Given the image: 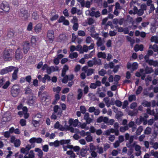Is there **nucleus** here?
Listing matches in <instances>:
<instances>
[{"label": "nucleus", "instance_id": "2", "mask_svg": "<svg viewBox=\"0 0 158 158\" xmlns=\"http://www.w3.org/2000/svg\"><path fill=\"white\" fill-rule=\"evenodd\" d=\"M152 109L150 108L151 106V103L149 102V114L153 115L154 116V119L157 120L158 119V109L156 105V102L154 101L152 102Z\"/></svg>", "mask_w": 158, "mask_h": 158}, {"label": "nucleus", "instance_id": "10", "mask_svg": "<svg viewBox=\"0 0 158 158\" xmlns=\"http://www.w3.org/2000/svg\"><path fill=\"white\" fill-rule=\"evenodd\" d=\"M43 141V140L41 138H36L35 137H33L31 138L29 140V142L32 144L35 143H41Z\"/></svg>", "mask_w": 158, "mask_h": 158}, {"label": "nucleus", "instance_id": "46", "mask_svg": "<svg viewBox=\"0 0 158 158\" xmlns=\"http://www.w3.org/2000/svg\"><path fill=\"white\" fill-rule=\"evenodd\" d=\"M152 48L154 51L155 52H157L158 54V46L156 44L153 45Z\"/></svg>", "mask_w": 158, "mask_h": 158}, {"label": "nucleus", "instance_id": "43", "mask_svg": "<svg viewBox=\"0 0 158 158\" xmlns=\"http://www.w3.org/2000/svg\"><path fill=\"white\" fill-rule=\"evenodd\" d=\"M20 143L21 142L19 139H16L13 143H14L15 146V147H17L20 146Z\"/></svg>", "mask_w": 158, "mask_h": 158}, {"label": "nucleus", "instance_id": "25", "mask_svg": "<svg viewBox=\"0 0 158 158\" xmlns=\"http://www.w3.org/2000/svg\"><path fill=\"white\" fill-rule=\"evenodd\" d=\"M42 25L40 23L37 24L35 27V30L36 32H39L42 30Z\"/></svg>", "mask_w": 158, "mask_h": 158}, {"label": "nucleus", "instance_id": "13", "mask_svg": "<svg viewBox=\"0 0 158 158\" xmlns=\"http://www.w3.org/2000/svg\"><path fill=\"white\" fill-rule=\"evenodd\" d=\"M140 73H142L143 75L141 77V79L142 80H144L145 77V74L148 73V68L147 66L146 67L145 70L143 69H141L140 70Z\"/></svg>", "mask_w": 158, "mask_h": 158}, {"label": "nucleus", "instance_id": "20", "mask_svg": "<svg viewBox=\"0 0 158 158\" xmlns=\"http://www.w3.org/2000/svg\"><path fill=\"white\" fill-rule=\"evenodd\" d=\"M135 149L137 152L135 155L137 156H140L141 153L140 147L138 145H136L135 146Z\"/></svg>", "mask_w": 158, "mask_h": 158}, {"label": "nucleus", "instance_id": "8", "mask_svg": "<svg viewBox=\"0 0 158 158\" xmlns=\"http://www.w3.org/2000/svg\"><path fill=\"white\" fill-rule=\"evenodd\" d=\"M1 7V9L4 11L8 12L10 10L9 6L8 3L6 2H3Z\"/></svg>", "mask_w": 158, "mask_h": 158}, {"label": "nucleus", "instance_id": "37", "mask_svg": "<svg viewBox=\"0 0 158 158\" xmlns=\"http://www.w3.org/2000/svg\"><path fill=\"white\" fill-rule=\"evenodd\" d=\"M150 143L151 145H152V147L154 149L156 150L158 149V142L153 143L152 142H150Z\"/></svg>", "mask_w": 158, "mask_h": 158}, {"label": "nucleus", "instance_id": "27", "mask_svg": "<svg viewBox=\"0 0 158 158\" xmlns=\"http://www.w3.org/2000/svg\"><path fill=\"white\" fill-rule=\"evenodd\" d=\"M77 92L78 94L77 95V100H79L81 98L83 95L82 90L81 89H78Z\"/></svg>", "mask_w": 158, "mask_h": 158}, {"label": "nucleus", "instance_id": "49", "mask_svg": "<svg viewBox=\"0 0 158 158\" xmlns=\"http://www.w3.org/2000/svg\"><path fill=\"white\" fill-rule=\"evenodd\" d=\"M10 84V82L9 81H7L6 82L4 85L2 86V88L4 89H6L8 87Z\"/></svg>", "mask_w": 158, "mask_h": 158}, {"label": "nucleus", "instance_id": "6", "mask_svg": "<svg viewBox=\"0 0 158 158\" xmlns=\"http://www.w3.org/2000/svg\"><path fill=\"white\" fill-rule=\"evenodd\" d=\"M47 37L48 39V41L49 43H51L54 39V32L52 30H50L48 31Z\"/></svg>", "mask_w": 158, "mask_h": 158}, {"label": "nucleus", "instance_id": "41", "mask_svg": "<svg viewBox=\"0 0 158 158\" xmlns=\"http://www.w3.org/2000/svg\"><path fill=\"white\" fill-rule=\"evenodd\" d=\"M70 139L61 140L60 141V143L61 145L68 144L70 143Z\"/></svg>", "mask_w": 158, "mask_h": 158}, {"label": "nucleus", "instance_id": "56", "mask_svg": "<svg viewBox=\"0 0 158 158\" xmlns=\"http://www.w3.org/2000/svg\"><path fill=\"white\" fill-rule=\"evenodd\" d=\"M6 81V80L5 77H3L0 79V87L2 86L4 83Z\"/></svg>", "mask_w": 158, "mask_h": 158}, {"label": "nucleus", "instance_id": "31", "mask_svg": "<svg viewBox=\"0 0 158 158\" xmlns=\"http://www.w3.org/2000/svg\"><path fill=\"white\" fill-rule=\"evenodd\" d=\"M14 31L12 30H10L8 31L7 35L8 37L12 38L14 37Z\"/></svg>", "mask_w": 158, "mask_h": 158}, {"label": "nucleus", "instance_id": "7", "mask_svg": "<svg viewBox=\"0 0 158 158\" xmlns=\"http://www.w3.org/2000/svg\"><path fill=\"white\" fill-rule=\"evenodd\" d=\"M91 116L93 118L94 115H92ZM84 119L85 120L87 124H90V123L93 122V118H91L89 117V114L88 112L85 113L84 116Z\"/></svg>", "mask_w": 158, "mask_h": 158}, {"label": "nucleus", "instance_id": "35", "mask_svg": "<svg viewBox=\"0 0 158 158\" xmlns=\"http://www.w3.org/2000/svg\"><path fill=\"white\" fill-rule=\"evenodd\" d=\"M94 70L92 69H88L86 73L87 76L91 75L94 72Z\"/></svg>", "mask_w": 158, "mask_h": 158}, {"label": "nucleus", "instance_id": "60", "mask_svg": "<svg viewBox=\"0 0 158 158\" xmlns=\"http://www.w3.org/2000/svg\"><path fill=\"white\" fill-rule=\"evenodd\" d=\"M7 73V71L6 68L2 69L0 72V74L2 75Z\"/></svg>", "mask_w": 158, "mask_h": 158}, {"label": "nucleus", "instance_id": "22", "mask_svg": "<svg viewBox=\"0 0 158 158\" xmlns=\"http://www.w3.org/2000/svg\"><path fill=\"white\" fill-rule=\"evenodd\" d=\"M35 152H37L38 153L37 155L40 158H42L43 156V153L41 149L38 148H35Z\"/></svg>", "mask_w": 158, "mask_h": 158}, {"label": "nucleus", "instance_id": "16", "mask_svg": "<svg viewBox=\"0 0 158 158\" xmlns=\"http://www.w3.org/2000/svg\"><path fill=\"white\" fill-rule=\"evenodd\" d=\"M29 43L27 42L24 43L23 45V50L25 54L27 53L29 49L30 48Z\"/></svg>", "mask_w": 158, "mask_h": 158}, {"label": "nucleus", "instance_id": "62", "mask_svg": "<svg viewBox=\"0 0 158 158\" xmlns=\"http://www.w3.org/2000/svg\"><path fill=\"white\" fill-rule=\"evenodd\" d=\"M120 143L118 140L115 142V143H113V145L114 148H117L119 146V144Z\"/></svg>", "mask_w": 158, "mask_h": 158}, {"label": "nucleus", "instance_id": "11", "mask_svg": "<svg viewBox=\"0 0 158 158\" xmlns=\"http://www.w3.org/2000/svg\"><path fill=\"white\" fill-rule=\"evenodd\" d=\"M53 111L54 113H57V115L60 116L62 112V110L58 105H55L53 107Z\"/></svg>", "mask_w": 158, "mask_h": 158}, {"label": "nucleus", "instance_id": "12", "mask_svg": "<svg viewBox=\"0 0 158 158\" xmlns=\"http://www.w3.org/2000/svg\"><path fill=\"white\" fill-rule=\"evenodd\" d=\"M10 115L9 112H6L3 116L2 121L3 122L8 121L10 119Z\"/></svg>", "mask_w": 158, "mask_h": 158}, {"label": "nucleus", "instance_id": "50", "mask_svg": "<svg viewBox=\"0 0 158 158\" xmlns=\"http://www.w3.org/2000/svg\"><path fill=\"white\" fill-rule=\"evenodd\" d=\"M138 67V64L136 62H134L132 64V69L133 71L137 69Z\"/></svg>", "mask_w": 158, "mask_h": 158}, {"label": "nucleus", "instance_id": "58", "mask_svg": "<svg viewBox=\"0 0 158 158\" xmlns=\"http://www.w3.org/2000/svg\"><path fill=\"white\" fill-rule=\"evenodd\" d=\"M143 88L141 86H139L136 91V94L138 95L140 94L142 91Z\"/></svg>", "mask_w": 158, "mask_h": 158}, {"label": "nucleus", "instance_id": "33", "mask_svg": "<svg viewBox=\"0 0 158 158\" xmlns=\"http://www.w3.org/2000/svg\"><path fill=\"white\" fill-rule=\"evenodd\" d=\"M78 56V54L77 52H71V53L69 55V57L71 59H73L74 58H76Z\"/></svg>", "mask_w": 158, "mask_h": 158}, {"label": "nucleus", "instance_id": "40", "mask_svg": "<svg viewBox=\"0 0 158 158\" xmlns=\"http://www.w3.org/2000/svg\"><path fill=\"white\" fill-rule=\"evenodd\" d=\"M128 126L126 125L124 127H121L120 128L119 130L121 132H124L126 130H128Z\"/></svg>", "mask_w": 158, "mask_h": 158}, {"label": "nucleus", "instance_id": "29", "mask_svg": "<svg viewBox=\"0 0 158 158\" xmlns=\"http://www.w3.org/2000/svg\"><path fill=\"white\" fill-rule=\"evenodd\" d=\"M97 56L99 58H102L104 59L106 58V54L105 52H100L98 53Z\"/></svg>", "mask_w": 158, "mask_h": 158}, {"label": "nucleus", "instance_id": "17", "mask_svg": "<svg viewBox=\"0 0 158 158\" xmlns=\"http://www.w3.org/2000/svg\"><path fill=\"white\" fill-rule=\"evenodd\" d=\"M107 117H103V116H101L97 118L96 122L98 123H101L103 122L105 123L107 122Z\"/></svg>", "mask_w": 158, "mask_h": 158}, {"label": "nucleus", "instance_id": "57", "mask_svg": "<svg viewBox=\"0 0 158 158\" xmlns=\"http://www.w3.org/2000/svg\"><path fill=\"white\" fill-rule=\"evenodd\" d=\"M127 21L128 22L130 23H132L133 24V18L130 15L127 16Z\"/></svg>", "mask_w": 158, "mask_h": 158}, {"label": "nucleus", "instance_id": "15", "mask_svg": "<svg viewBox=\"0 0 158 158\" xmlns=\"http://www.w3.org/2000/svg\"><path fill=\"white\" fill-rule=\"evenodd\" d=\"M31 148L29 145L27 146L25 148H22L21 149V152L22 153L26 155L28 154L29 153V150L31 149Z\"/></svg>", "mask_w": 158, "mask_h": 158}, {"label": "nucleus", "instance_id": "36", "mask_svg": "<svg viewBox=\"0 0 158 158\" xmlns=\"http://www.w3.org/2000/svg\"><path fill=\"white\" fill-rule=\"evenodd\" d=\"M94 65H102L101 60L100 59H97L94 61Z\"/></svg>", "mask_w": 158, "mask_h": 158}, {"label": "nucleus", "instance_id": "1", "mask_svg": "<svg viewBox=\"0 0 158 158\" xmlns=\"http://www.w3.org/2000/svg\"><path fill=\"white\" fill-rule=\"evenodd\" d=\"M13 56V52L11 49L6 48L4 50L2 58L6 61L12 60Z\"/></svg>", "mask_w": 158, "mask_h": 158}, {"label": "nucleus", "instance_id": "26", "mask_svg": "<svg viewBox=\"0 0 158 158\" xmlns=\"http://www.w3.org/2000/svg\"><path fill=\"white\" fill-rule=\"evenodd\" d=\"M35 158V154L33 150L30 151L28 156H25L23 158Z\"/></svg>", "mask_w": 158, "mask_h": 158}, {"label": "nucleus", "instance_id": "14", "mask_svg": "<svg viewBox=\"0 0 158 158\" xmlns=\"http://www.w3.org/2000/svg\"><path fill=\"white\" fill-rule=\"evenodd\" d=\"M23 57L22 54L19 48L16 51L15 55V58L17 60H19Z\"/></svg>", "mask_w": 158, "mask_h": 158}, {"label": "nucleus", "instance_id": "9", "mask_svg": "<svg viewBox=\"0 0 158 158\" xmlns=\"http://www.w3.org/2000/svg\"><path fill=\"white\" fill-rule=\"evenodd\" d=\"M19 14L20 16L23 17L25 20L27 19L29 16V14L27 12V11L23 8L21 10Z\"/></svg>", "mask_w": 158, "mask_h": 158}, {"label": "nucleus", "instance_id": "24", "mask_svg": "<svg viewBox=\"0 0 158 158\" xmlns=\"http://www.w3.org/2000/svg\"><path fill=\"white\" fill-rule=\"evenodd\" d=\"M134 136H131L129 138V143L128 144H127V146L128 147L130 148L131 147H134L135 145V144L134 143L132 144L131 143L133 142L134 139Z\"/></svg>", "mask_w": 158, "mask_h": 158}, {"label": "nucleus", "instance_id": "5", "mask_svg": "<svg viewBox=\"0 0 158 158\" xmlns=\"http://www.w3.org/2000/svg\"><path fill=\"white\" fill-rule=\"evenodd\" d=\"M51 97L49 95L43 96L41 99L42 104L44 105H48L50 103Z\"/></svg>", "mask_w": 158, "mask_h": 158}, {"label": "nucleus", "instance_id": "45", "mask_svg": "<svg viewBox=\"0 0 158 158\" xmlns=\"http://www.w3.org/2000/svg\"><path fill=\"white\" fill-rule=\"evenodd\" d=\"M86 153V150L85 149L82 148L81 150L80 154L81 156H85Z\"/></svg>", "mask_w": 158, "mask_h": 158}, {"label": "nucleus", "instance_id": "64", "mask_svg": "<svg viewBox=\"0 0 158 158\" xmlns=\"http://www.w3.org/2000/svg\"><path fill=\"white\" fill-rule=\"evenodd\" d=\"M97 149L98 150L97 152L99 154H102L103 152V148L102 147H98Z\"/></svg>", "mask_w": 158, "mask_h": 158}, {"label": "nucleus", "instance_id": "53", "mask_svg": "<svg viewBox=\"0 0 158 158\" xmlns=\"http://www.w3.org/2000/svg\"><path fill=\"white\" fill-rule=\"evenodd\" d=\"M42 150L44 152H47L48 150V145H45L43 146Z\"/></svg>", "mask_w": 158, "mask_h": 158}, {"label": "nucleus", "instance_id": "54", "mask_svg": "<svg viewBox=\"0 0 158 158\" xmlns=\"http://www.w3.org/2000/svg\"><path fill=\"white\" fill-rule=\"evenodd\" d=\"M61 90V88L58 86L56 88H54L53 89V90L54 92H56L58 94L59 93Z\"/></svg>", "mask_w": 158, "mask_h": 158}, {"label": "nucleus", "instance_id": "44", "mask_svg": "<svg viewBox=\"0 0 158 158\" xmlns=\"http://www.w3.org/2000/svg\"><path fill=\"white\" fill-rule=\"evenodd\" d=\"M85 139L87 142H90L93 141V137L90 135H88L85 137Z\"/></svg>", "mask_w": 158, "mask_h": 158}, {"label": "nucleus", "instance_id": "51", "mask_svg": "<svg viewBox=\"0 0 158 158\" xmlns=\"http://www.w3.org/2000/svg\"><path fill=\"white\" fill-rule=\"evenodd\" d=\"M80 109L81 113L82 114H85V113H86L85 112L86 111V109L85 106H81L80 107Z\"/></svg>", "mask_w": 158, "mask_h": 158}, {"label": "nucleus", "instance_id": "28", "mask_svg": "<svg viewBox=\"0 0 158 158\" xmlns=\"http://www.w3.org/2000/svg\"><path fill=\"white\" fill-rule=\"evenodd\" d=\"M151 42H154L156 44H158V37L157 36H153L150 39Z\"/></svg>", "mask_w": 158, "mask_h": 158}, {"label": "nucleus", "instance_id": "42", "mask_svg": "<svg viewBox=\"0 0 158 158\" xmlns=\"http://www.w3.org/2000/svg\"><path fill=\"white\" fill-rule=\"evenodd\" d=\"M114 119H110L109 120V118L107 117V122L105 123L107 124L108 125H112L114 122Z\"/></svg>", "mask_w": 158, "mask_h": 158}, {"label": "nucleus", "instance_id": "47", "mask_svg": "<svg viewBox=\"0 0 158 158\" xmlns=\"http://www.w3.org/2000/svg\"><path fill=\"white\" fill-rule=\"evenodd\" d=\"M136 99V97L135 95H130L129 97L128 100L130 102H131L133 100H135Z\"/></svg>", "mask_w": 158, "mask_h": 158}, {"label": "nucleus", "instance_id": "34", "mask_svg": "<svg viewBox=\"0 0 158 158\" xmlns=\"http://www.w3.org/2000/svg\"><path fill=\"white\" fill-rule=\"evenodd\" d=\"M38 40V38L36 36H33L31 39V42L32 44H35Z\"/></svg>", "mask_w": 158, "mask_h": 158}, {"label": "nucleus", "instance_id": "3", "mask_svg": "<svg viewBox=\"0 0 158 158\" xmlns=\"http://www.w3.org/2000/svg\"><path fill=\"white\" fill-rule=\"evenodd\" d=\"M20 92L19 86L17 85H14L11 88V93L14 97L17 96Z\"/></svg>", "mask_w": 158, "mask_h": 158}, {"label": "nucleus", "instance_id": "39", "mask_svg": "<svg viewBox=\"0 0 158 158\" xmlns=\"http://www.w3.org/2000/svg\"><path fill=\"white\" fill-rule=\"evenodd\" d=\"M143 128L141 126H139L136 132V135H139L140 134L141 132L143 131Z\"/></svg>", "mask_w": 158, "mask_h": 158}, {"label": "nucleus", "instance_id": "4", "mask_svg": "<svg viewBox=\"0 0 158 158\" xmlns=\"http://www.w3.org/2000/svg\"><path fill=\"white\" fill-rule=\"evenodd\" d=\"M148 117L147 114H145L143 117L141 116L140 118H138L136 119V123L138 124H140L143 122V124L144 125L147 124L148 123L147 118Z\"/></svg>", "mask_w": 158, "mask_h": 158}, {"label": "nucleus", "instance_id": "30", "mask_svg": "<svg viewBox=\"0 0 158 158\" xmlns=\"http://www.w3.org/2000/svg\"><path fill=\"white\" fill-rule=\"evenodd\" d=\"M104 41L102 40L101 38H98L97 42L96 44L98 47H100L104 44Z\"/></svg>", "mask_w": 158, "mask_h": 158}, {"label": "nucleus", "instance_id": "21", "mask_svg": "<svg viewBox=\"0 0 158 158\" xmlns=\"http://www.w3.org/2000/svg\"><path fill=\"white\" fill-rule=\"evenodd\" d=\"M149 65L154 67H158V61L152 60H149Z\"/></svg>", "mask_w": 158, "mask_h": 158}, {"label": "nucleus", "instance_id": "19", "mask_svg": "<svg viewBox=\"0 0 158 158\" xmlns=\"http://www.w3.org/2000/svg\"><path fill=\"white\" fill-rule=\"evenodd\" d=\"M78 120L77 119H76L74 120L72 119H69V123L70 125H73V127H76L78 124L79 123Z\"/></svg>", "mask_w": 158, "mask_h": 158}, {"label": "nucleus", "instance_id": "61", "mask_svg": "<svg viewBox=\"0 0 158 158\" xmlns=\"http://www.w3.org/2000/svg\"><path fill=\"white\" fill-rule=\"evenodd\" d=\"M77 1L79 2L82 7H84L85 6V1L84 0H77Z\"/></svg>", "mask_w": 158, "mask_h": 158}, {"label": "nucleus", "instance_id": "23", "mask_svg": "<svg viewBox=\"0 0 158 158\" xmlns=\"http://www.w3.org/2000/svg\"><path fill=\"white\" fill-rule=\"evenodd\" d=\"M19 69L18 68L14 70V73L12 74V77L11 81H14L17 78V73H18Z\"/></svg>", "mask_w": 158, "mask_h": 158}, {"label": "nucleus", "instance_id": "38", "mask_svg": "<svg viewBox=\"0 0 158 158\" xmlns=\"http://www.w3.org/2000/svg\"><path fill=\"white\" fill-rule=\"evenodd\" d=\"M150 155H152L156 158H158V152H154L153 150H152L150 153Z\"/></svg>", "mask_w": 158, "mask_h": 158}, {"label": "nucleus", "instance_id": "63", "mask_svg": "<svg viewBox=\"0 0 158 158\" xmlns=\"http://www.w3.org/2000/svg\"><path fill=\"white\" fill-rule=\"evenodd\" d=\"M115 104L117 106L120 107L122 105V102L119 100H116L115 102Z\"/></svg>", "mask_w": 158, "mask_h": 158}, {"label": "nucleus", "instance_id": "32", "mask_svg": "<svg viewBox=\"0 0 158 158\" xmlns=\"http://www.w3.org/2000/svg\"><path fill=\"white\" fill-rule=\"evenodd\" d=\"M138 113V110L136 109H134L132 111H129L128 114L131 116L136 115Z\"/></svg>", "mask_w": 158, "mask_h": 158}, {"label": "nucleus", "instance_id": "55", "mask_svg": "<svg viewBox=\"0 0 158 158\" xmlns=\"http://www.w3.org/2000/svg\"><path fill=\"white\" fill-rule=\"evenodd\" d=\"M6 68L7 70L8 73L9 72H11L15 68V67L12 66H9L8 67H6Z\"/></svg>", "mask_w": 158, "mask_h": 158}, {"label": "nucleus", "instance_id": "52", "mask_svg": "<svg viewBox=\"0 0 158 158\" xmlns=\"http://www.w3.org/2000/svg\"><path fill=\"white\" fill-rule=\"evenodd\" d=\"M106 73V71L103 69H102L98 72L99 75L103 76Z\"/></svg>", "mask_w": 158, "mask_h": 158}, {"label": "nucleus", "instance_id": "48", "mask_svg": "<svg viewBox=\"0 0 158 158\" xmlns=\"http://www.w3.org/2000/svg\"><path fill=\"white\" fill-rule=\"evenodd\" d=\"M32 18L35 20H36L39 19V17L36 13L33 12L32 15Z\"/></svg>", "mask_w": 158, "mask_h": 158}, {"label": "nucleus", "instance_id": "59", "mask_svg": "<svg viewBox=\"0 0 158 158\" xmlns=\"http://www.w3.org/2000/svg\"><path fill=\"white\" fill-rule=\"evenodd\" d=\"M26 121L23 119H22L20 120V123L22 126H24L26 125Z\"/></svg>", "mask_w": 158, "mask_h": 158}, {"label": "nucleus", "instance_id": "18", "mask_svg": "<svg viewBox=\"0 0 158 158\" xmlns=\"http://www.w3.org/2000/svg\"><path fill=\"white\" fill-rule=\"evenodd\" d=\"M89 15L91 17L94 16L96 18L99 17L100 16V13L99 11L95 12L94 11H89Z\"/></svg>", "mask_w": 158, "mask_h": 158}]
</instances>
